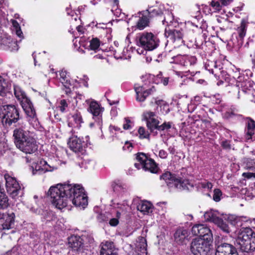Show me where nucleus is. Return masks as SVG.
<instances>
[{
	"label": "nucleus",
	"mask_w": 255,
	"mask_h": 255,
	"mask_svg": "<svg viewBox=\"0 0 255 255\" xmlns=\"http://www.w3.org/2000/svg\"><path fill=\"white\" fill-rule=\"evenodd\" d=\"M13 90L14 95L20 102L23 110L26 111L29 114H31V115L32 114V111L30 109V106L32 105V103L26 96L25 92L19 86L16 85H14Z\"/></svg>",
	"instance_id": "9b49d317"
},
{
	"label": "nucleus",
	"mask_w": 255,
	"mask_h": 255,
	"mask_svg": "<svg viewBox=\"0 0 255 255\" xmlns=\"http://www.w3.org/2000/svg\"><path fill=\"white\" fill-rule=\"evenodd\" d=\"M212 186V184L209 182L202 183V186L204 188L211 189Z\"/></svg>",
	"instance_id": "680f3d73"
},
{
	"label": "nucleus",
	"mask_w": 255,
	"mask_h": 255,
	"mask_svg": "<svg viewBox=\"0 0 255 255\" xmlns=\"http://www.w3.org/2000/svg\"><path fill=\"white\" fill-rule=\"evenodd\" d=\"M0 119L4 126H10L19 119L18 110L14 105H0Z\"/></svg>",
	"instance_id": "0eeeda50"
},
{
	"label": "nucleus",
	"mask_w": 255,
	"mask_h": 255,
	"mask_svg": "<svg viewBox=\"0 0 255 255\" xmlns=\"http://www.w3.org/2000/svg\"><path fill=\"white\" fill-rule=\"evenodd\" d=\"M235 115V114L233 112L228 111L224 114L223 117L225 119H229L233 117Z\"/></svg>",
	"instance_id": "4d7b16f0"
},
{
	"label": "nucleus",
	"mask_w": 255,
	"mask_h": 255,
	"mask_svg": "<svg viewBox=\"0 0 255 255\" xmlns=\"http://www.w3.org/2000/svg\"><path fill=\"white\" fill-rule=\"evenodd\" d=\"M204 217L206 221L213 222L215 224H216L220 219V218L217 216L216 212L213 210L206 212L204 215Z\"/></svg>",
	"instance_id": "473e14b6"
},
{
	"label": "nucleus",
	"mask_w": 255,
	"mask_h": 255,
	"mask_svg": "<svg viewBox=\"0 0 255 255\" xmlns=\"http://www.w3.org/2000/svg\"><path fill=\"white\" fill-rule=\"evenodd\" d=\"M222 195V192L219 189H216L214 191L213 199L216 202H219L220 200V197Z\"/></svg>",
	"instance_id": "09e8293b"
},
{
	"label": "nucleus",
	"mask_w": 255,
	"mask_h": 255,
	"mask_svg": "<svg viewBox=\"0 0 255 255\" xmlns=\"http://www.w3.org/2000/svg\"><path fill=\"white\" fill-rule=\"evenodd\" d=\"M134 126V122L130 120L129 118H125L124 119V123L123 128H131Z\"/></svg>",
	"instance_id": "49530a36"
},
{
	"label": "nucleus",
	"mask_w": 255,
	"mask_h": 255,
	"mask_svg": "<svg viewBox=\"0 0 255 255\" xmlns=\"http://www.w3.org/2000/svg\"><path fill=\"white\" fill-rule=\"evenodd\" d=\"M118 255L117 250L114 248V244L112 242H106L102 243L100 251V255Z\"/></svg>",
	"instance_id": "5701e85b"
},
{
	"label": "nucleus",
	"mask_w": 255,
	"mask_h": 255,
	"mask_svg": "<svg viewBox=\"0 0 255 255\" xmlns=\"http://www.w3.org/2000/svg\"><path fill=\"white\" fill-rule=\"evenodd\" d=\"M170 63L178 64L182 67H188L194 65L196 63V57L189 55H177L172 58Z\"/></svg>",
	"instance_id": "dca6fc26"
},
{
	"label": "nucleus",
	"mask_w": 255,
	"mask_h": 255,
	"mask_svg": "<svg viewBox=\"0 0 255 255\" xmlns=\"http://www.w3.org/2000/svg\"><path fill=\"white\" fill-rule=\"evenodd\" d=\"M242 176L247 179H250L252 177L255 178V173L244 172L243 173Z\"/></svg>",
	"instance_id": "864d4df0"
},
{
	"label": "nucleus",
	"mask_w": 255,
	"mask_h": 255,
	"mask_svg": "<svg viewBox=\"0 0 255 255\" xmlns=\"http://www.w3.org/2000/svg\"><path fill=\"white\" fill-rule=\"evenodd\" d=\"M70 86L71 85H68V86L63 85L64 87L63 89V90L65 91V93L66 94H69L71 93V89L70 88Z\"/></svg>",
	"instance_id": "338daca9"
},
{
	"label": "nucleus",
	"mask_w": 255,
	"mask_h": 255,
	"mask_svg": "<svg viewBox=\"0 0 255 255\" xmlns=\"http://www.w3.org/2000/svg\"><path fill=\"white\" fill-rule=\"evenodd\" d=\"M8 91V86L6 81L0 77V95L3 96Z\"/></svg>",
	"instance_id": "4c0bfd02"
},
{
	"label": "nucleus",
	"mask_w": 255,
	"mask_h": 255,
	"mask_svg": "<svg viewBox=\"0 0 255 255\" xmlns=\"http://www.w3.org/2000/svg\"><path fill=\"white\" fill-rule=\"evenodd\" d=\"M30 109L31 111H32V114L31 115V114L28 113L26 111H25L26 114L29 117V119L28 120L29 124L33 128H39L40 126V123L36 117V113L33 105L30 106Z\"/></svg>",
	"instance_id": "c85d7f7f"
},
{
	"label": "nucleus",
	"mask_w": 255,
	"mask_h": 255,
	"mask_svg": "<svg viewBox=\"0 0 255 255\" xmlns=\"http://www.w3.org/2000/svg\"><path fill=\"white\" fill-rule=\"evenodd\" d=\"M15 215L13 213L10 214L0 213V221L1 223L3 230H8L14 226Z\"/></svg>",
	"instance_id": "aec40b11"
},
{
	"label": "nucleus",
	"mask_w": 255,
	"mask_h": 255,
	"mask_svg": "<svg viewBox=\"0 0 255 255\" xmlns=\"http://www.w3.org/2000/svg\"><path fill=\"white\" fill-rule=\"evenodd\" d=\"M136 160L139 163H135V167L139 169L142 168L145 171H150L151 173H156L158 170L157 164L154 160L148 158L145 154L140 152L136 154Z\"/></svg>",
	"instance_id": "1a4fd4ad"
},
{
	"label": "nucleus",
	"mask_w": 255,
	"mask_h": 255,
	"mask_svg": "<svg viewBox=\"0 0 255 255\" xmlns=\"http://www.w3.org/2000/svg\"><path fill=\"white\" fill-rule=\"evenodd\" d=\"M59 80L63 85H71L69 75H67V72L65 70H61L60 72Z\"/></svg>",
	"instance_id": "e433bc0d"
},
{
	"label": "nucleus",
	"mask_w": 255,
	"mask_h": 255,
	"mask_svg": "<svg viewBox=\"0 0 255 255\" xmlns=\"http://www.w3.org/2000/svg\"><path fill=\"white\" fill-rule=\"evenodd\" d=\"M69 186L67 184L57 185L51 187L48 192L52 203L58 209H62L67 206L68 202V192Z\"/></svg>",
	"instance_id": "7ed1b4c3"
},
{
	"label": "nucleus",
	"mask_w": 255,
	"mask_h": 255,
	"mask_svg": "<svg viewBox=\"0 0 255 255\" xmlns=\"http://www.w3.org/2000/svg\"><path fill=\"white\" fill-rule=\"evenodd\" d=\"M68 246L71 250L79 255H90L85 253L83 239L79 236H71L68 239Z\"/></svg>",
	"instance_id": "f8f14e48"
},
{
	"label": "nucleus",
	"mask_w": 255,
	"mask_h": 255,
	"mask_svg": "<svg viewBox=\"0 0 255 255\" xmlns=\"http://www.w3.org/2000/svg\"><path fill=\"white\" fill-rule=\"evenodd\" d=\"M149 17L147 16L145 12L143 11L142 15L139 17L136 22L137 28L140 30L143 29L145 27L148 26Z\"/></svg>",
	"instance_id": "cd10ccee"
},
{
	"label": "nucleus",
	"mask_w": 255,
	"mask_h": 255,
	"mask_svg": "<svg viewBox=\"0 0 255 255\" xmlns=\"http://www.w3.org/2000/svg\"><path fill=\"white\" fill-rule=\"evenodd\" d=\"M245 132L246 138L247 140L251 139L255 136V128H247Z\"/></svg>",
	"instance_id": "c03bdc74"
},
{
	"label": "nucleus",
	"mask_w": 255,
	"mask_h": 255,
	"mask_svg": "<svg viewBox=\"0 0 255 255\" xmlns=\"http://www.w3.org/2000/svg\"><path fill=\"white\" fill-rule=\"evenodd\" d=\"M191 232L195 236H199L202 239L212 241L213 240L212 234L210 229L204 224L194 225L191 229Z\"/></svg>",
	"instance_id": "4468645a"
},
{
	"label": "nucleus",
	"mask_w": 255,
	"mask_h": 255,
	"mask_svg": "<svg viewBox=\"0 0 255 255\" xmlns=\"http://www.w3.org/2000/svg\"><path fill=\"white\" fill-rule=\"evenodd\" d=\"M11 23L12 24V26H13L14 30L19 29L20 28L19 23L18 22L14 19L11 20Z\"/></svg>",
	"instance_id": "052dcab7"
},
{
	"label": "nucleus",
	"mask_w": 255,
	"mask_h": 255,
	"mask_svg": "<svg viewBox=\"0 0 255 255\" xmlns=\"http://www.w3.org/2000/svg\"><path fill=\"white\" fill-rule=\"evenodd\" d=\"M132 143L127 141L125 142V145L123 146V148L124 150H128L129 151H130V148H132Z\"/></svg>",
	"instance_id": "6e6d98bb"
},
{
	"label": "nucleus",
	"mask_w": 255,
	"mask_h": 255,
	"mask_svg": "<svg viewBox=\"0 0 255 255\" xmlns=\"http://www.w3.org/2000/svg\"><path fill=\"white\" fill-rule=\"evenodd\" d=\"M95 127H100L102 126V121L100 118L98 117L97 120L95 121Z\"/></svg>",
	"instance_id": "0e129e2a"
},
{
	"label": "nucleus",
	"mask_w": 255,
	"mask_h": 255,
	"mask_svg": "<svg viewBox=\"0 0 255 255\" xmlns=\"http://www.w3.org/2000/svg\"><path fill=\"white\" fill-rule=\"evenodd\" d=\"M53 168L48 165L46 161L41 160L39 163L35 166V170H33V174H36L37 173L41 174L47 171H52Z\"/></svg>",
	"instance_id": "393cba45"
},
{
	"label": "nucleus",
	"mask_w": 255,
	"mask_h": 255,
	"mask_svg": "<svg viewBox=\"0 0 255 255\" xmlns=\"http://www.w3.org/2000/svg\"><path fill=\"white\" fill-rule=\"evenodd\" d=\"M0 47L1 49L9 50L11 51L18 49L17 42L13 40L10 36L5 35L0 39Z\"/></svg>",
	"instance_id": "6ab92c4d"
},
{
	"label": "nucleus",
	"mask_w": 255,
	"mask_h": 255,
	"mask_svg": "<svg viewBox=\"0 0 255 255\" xmlns=\"http://www.w3.org/2000/svg\"><path fill=\"white\" fill-rule=\"evenodd\" d=\"M88 110L95 117L99 116L101 113V109L100 106L95 101H93L90 103Z\"/></svg>",
	"instance_id": "72a5a7b5"
},
{
	"label": "nucleus",
	"mask_w": 255,
	"mask_h": 255,
	"mask_svg": "<svg viewBox=\"0 0 255 255\" xmlns=\"http://www.w3.org/2000/svg\"><path fill=\"white\" fill-rule=\"evenodd\" d=\"M119 223L118 218H112L109 221V224L112 226H116Z\"/></svg>",
	"instance_id": "5fc2aeb1"
},
{
	"label": "nucleus",
	"mask_w": 255,
	"mask_h": 255,
	"mask_svg": "<svg viewBox=\"0 0 255 255\" xmlns=\"http://www.w3.org/2000/svg\"><path fill=\"white\" fill-rule=\"evenodd\" d=\"M211 5L217 11H220L222 6V3L220 4L219 0H212L211 2Z\"/></svg>",
	"instance_id": "de8ad7c7"
},
{
	"label": "nucleus",
	"mask_w": 255,
	"mask_h": 255,
	"mask_svg": "<svg viewBox=\"0 0 255 255\" xmlns=\"http://www.w3.org/2000/svg\"><path fill=\"white\" fill-rule=\"evenodd\" d=\"M137 210L143 214H148L152 212V205L147 201L142 202L137 206Z\"/></svg>",
	"instance_id": "7c9ffc66"
},
{
	"label": "nucleus",
	"mask_w": 255,
	"mask_h": 255,
	"mask_svg": "<svg viewBox=\"0 0 255 255\" xmlns=\"http://www.w3.org/2000/svg\"><path fill=\"white\" fill-rule=\"evenodd\" d=\"M68 108V104L65 100H62L60 101L58 108L62 113H64L67 111Z\"/></svg>",
	"instance_id": "37998d69"
},
{
	"label": "nucleus",
	"mask_w": 255,
	"mask_h": 255,
	"mask_svg": "<svg viewBox=\"0 0 255 255\" xmlns=\"http://www.w3.org/2000/svg\"><path fill=\"white\" fill-rule=\"evenodd\" d=\"M69 145L70 148L75 153H81L83 154L85 152V147L80 139L77 136L70 138Z\"/></svg>",
	"instance_id": "412c9836"
},
{
	"label": "nucleus",
	"mask_w": 255,
	"mask_h": 255,
	"mask_svg": "<svg viewBox=\"0 0 255 255\" xmlns=\"http://www.w3.org/2000/svg\"><path fill=\"white\" fill-rule=\"evenodd\" d=\"M222 146L225 149H230L231 148V144L229 143V141L227 140H225L222 141Z\"/></svg>",
	"instance_id": "13d9d810"
},
{
	"label": "nucleus",
	"mask_w": 255,
	"mask_h": 255,
	"mask_svg": "<svg viewBox=\"0 0 255 255\" xmlns=\"http://www.w3.org/2000/svg\"><path fill=\"white\" fill-rule=\"evenodd\" d=\"M205 68L211 73L214 74L215 77H219V74L221 73L220 67H219L216 62L214 61H208L205 64Z\"/></svg>",
	"instance_id": "bb28decb"
},
{
	"label": "nucleus",
	"mask_w": 255,
	"mask_h": 255,
	"mask_svg": "<svg viewBox=\"0 0 255 255\" xmlns=\"http://www.w3.org/2000/svg\"><path fill=\"white\" fill-rule=\"evenodd\" d=\"M112 187L113 191L117 193L124 192L126 188V185L122 183L120 181L113 182L112 184Z\"/></svg>",
	"instance_id": "f704fd0d"
},
{
	"label": "nucleus",
	"mask_w": 255,
	"mask_h": 255,
	"mask_svg": "<svg viewBox=\"0 0 255 255\" xmlns=\"http://www.w3.org/2000/svg\"><path fill=\"white\" fill-rule=\"evenodd\" d=\"M4 178L5 180V187L7 192L12 198H15L21 189L19 183L15 178L11 177L8 174H4Z\"/></svg>",
	"instance_id": "ddd939ff"
},
{
	"label": "nucleus",
	"mask_w": 255,
	"mask_h": 255,
	"mask_svg": "<svg viewBox=\"0 0 255 255\" xmlns=\"http://www.w3.org/2000/svg\"><path fill=\"white\" fill-rule=\"evenodd\" d=\"M159 156L160 158H166L167 156V153L165 150L161 149L159 151Z\"/></svg>",
	"instance_id": "bf43d9fd"
},
{
	"label": "nucleus",
	"mask_w": 255,
	"mask_h": 255,
	"mask_svg": "<svg viewBox=\"0 0 255 255\" xmlns=\"http://www.w3.org/2000/svg\"><path fill=\"white\" fill-rule=\"evenodd\" d=\"M15 33L18 37H19L20 39H22L23 38V33L20 28L15 30Z\"/></svg>",
	"instance_id": "e2e57ef3"
},
{
	"label": "nucleus",
	"mask_w": 255,
	"mask_h": 255,
	"mask_svg": "<svg viewBox=\"0 0 255 255\" xmlns=\"http://www.w3.org/2000/svg\"><path fill=\"white\" fill-rule=\"evenodd\" d=\"M166 13L167 14V16L162 20L163 24H164L165 22L168 23L173 20V16L172 13L169 11H166Z\"/></svg>",
	"instance_id": "3c124183"
},
{
	"label": "nucleus",
	"mask_w": 255,
	"mask_h": 255,
	"mask_svg": "<svg viewBox=\"0 0 255 255\" xmlns=\"http://www.w3.org/2000/svg\"><path fill=\"white\" fill-rule=\"evenodd\" d=\"M100 41L97 38H94L90 41V48L91 50L96 51L99 48Z\"/></svg>",
	"instance_id": "a19ab883"
},
{
	"label": "nucleus",
	"mask_w": 255,
	"mask_h": 255,
	"mask_svg": "<svg viewBox=\"0 0 255 255\" xmlns=\"http://www.w3.org/2000/svg\"><path fill=\"white\" fill-rule=\"evenodd\" d=\"M16 146L26 153H32L37 149L35 139L30 135L28 131L23 128H16L13 132Z\"/></svg>",
	"instance_id": "f257e3e1"
},
{
	"label": "nucleus",
	"mask_w": 255,
	"mask_h": 255,
	"mask_svg": "<svg viewBox=\"0 0 255 255\" xmlns=\"http://www.w3.org/2000/svg\"><path fill=\"white\" fill-rule=\"evenodd\" d=\"M183 128L189 127L190 128H207L211 125L210 122L208 120H202L200 119H194L192 117H189L186 120L182 123Z\"/></svg>",
	"instance_id": "f3484780"
},
{
	"label": "nucleus",
	"mask_w": 255,
	"mask_h": 255,
	"mask_svg": "<svg viewBox=\"0 0 255 255\" xmlns=\"http://www.w3.org/2000/svg\"><path fill=\"white\" fill-rule=\"evenodd\" d=\"M212 241L201 238H195L190 244L189 255H207Z\"/></svg>",
	"instance_id": "6e6552de"
},
{
	"label": "nucleus",
	"mask_w": 255,
	"mask_h": 255,
	"mask_svg": "<svg viewBox=\"0 0 255 255\" xmlns=\"http://www.w3.org/2000/svg\"><path fill=\"white\" fill-rule=\"evenodd\" d=\"M176 178L177 174H172L170 172H166L160 177V179L165 180L167 184L171 183V182L174 183Z\"/></svg>",
	"instance_id": "c9c22d12"
},
{
	"label": "nucleus",
	"mask_w": 255,
	"mask_h": 255,
	"mask_svg": "<svg viewBox=\"0 0 255 255\" xmlns=\"http://www.w3.org/2000/svg\"><path fill=\"white\" fill-rule=\"evenodd\" d=\"M215 255H239L237 249L233 245L224 243L216 248Z\"/></svg>",
	"instance_id": "a211bd4d"
},
{
	"label": "nucleus",
	"mask_w": 255,
	"mask_h": 255,
	"mask_svg": "<svg viewBox=\"0 0 255 255\" xmlns=\"http://www.w3.org/2000/svg\"><path fill=\"white\" fill-rule=\"evenodd\" d=\"M136 250L142 254H147V243L146 239L142 237H140L138 238V241L136 245Z\"/></svg>",
	"instance_id": "2f4dec72"
},
{
	"label": "nucleus",
	"mask_w": 255,
	"mask_h": 255,
	"mask_svg": "<svg viewBox=\"0 0 255 255\" xmlns=\"http://www.w3.org/2000/svg\"><path fill=\"white\" fill-rule=\"evenodd\" d=\"M163 5H160L159 7H155L154 8H152V7H149L148 9H147L146 11H144V12H145L146 14H147L148 16L150 18L156 16L161 15L163 13Z\"/></svg>",
	"instance_id": "c756f323"
},
{
	"label": "nucleus",
	"mask_w": 255,
	"mask_h": 255,
	"mask_svg": "<svg viewBox=\"0 0 255 255\" xmlns=\"http://www.w3.org/2000/svg\"><path fill=\"white\" fill-rule=\"evenodd\" d=\"M152 131V128H138L139 137L140 138H148Z\"/></svg>",
	"instance_id": "58836bf2"
},
{
	"label": "nucleus",
	"mask_w": 255,
	"mask_h": 255,
	"mask_svg": "<svg viewBox=\"0 0 255 255\" xmlns=\"http://www.w3.org/2000/svg\"><path fill=\"white\" fill-rule=\"evenodd\" d=\"M69 186L67 191L69 201H72L76 206H82L83 208L88 204L87 196L85 194L84 189L79 185L67 184Z\"/></svg>",
	"instance_id": "423d86ee"
},
{
	"label": "nucleus",
	"mask_w": 255,
	"mask_h": 255,
	"mask_svg": "<svg viewBox=\"0 0 255 255\" xmlns=\"http://www.w3.org/2000/svg\"><path fill=\"white\" fill-rule=\"evenodd\" d=\"M252 68L255 69V52L254 53L252 58Z\"/></svg>",
	"instance_id": "774afa93"
},
{
	"label": "nucleus",
	"mask_w": 255,
	"mask_h": 255,
	"mask_svg": "<svg viewBox=\"0 0 255 255\" xmlns=\"http://www.w3.org/2000/svg\"><path fill=\"white\" fill-rule=\"evenodd\" d=\"M73 118L75 123L77 124V125H76L77 127H80L83 126V125L82 124L84 123V122L83 121L82 116L80 114H79V113L75 114L73 116Z\"/></svg>",
	"instance_id": "79ce46f5"
},
{
	"label": "nucleus",
	"mask_w": 255,
	"mask_h": 255,
	"mask_svg": "<svg viewBox=\"0 0 255 255\" xmlns=\"http://www.w3.org/2000/svg\"><path fill=\"white\" fill-rule=\"evenodd\" d=\"M189 236L188 231L183 228L177 229L174 235L175 241L179 245H183Z\"/></svg>",
	"instance_id": "b1692460"
},
{
	"label": "nucleus",
	"mask_w": 255,
	"mask_h": 255,
	"mask_svg": "<svg viewBox=\"0 0 255 255\" xmlns=\"http://www.w3.org/2000/svg\"><path fill=\"white\" fill-rule=\"evenodd\" d=\"M237 243L242 253L250 255L255 250V232L250 228H242L237 239Z\"/></svg>",
	"instance_id": "f03ea898"
},
{
	"label": "nucleus",
	"mask_w": 255,
	"mask_h": 255,
	"mask_svg": "<svg viewBox=\"0 0 255 255\" xmlns=\"http://www.w3.org/2000/svg\"><path fill=\"white\" fill-rule=\"evenodd\" d=\"M247 27V23L245 20L243 19L241 21V25L237 28V32L239 38L238 44L239 46H241L243 43V39L246 34Z\"/></svg>",
	"instance_id": "a878e982"
},
{
	"label": "nucleus",
	"mask_w": 255,
	"mask_h": 255,
	"mask_svg": "<svg viewBox=\"0 0 255 255\" xmlns=\"http://www.w3.org/2000/svg\"><path fill=\"white\" fill-rule=\"evenodd\" d=\"M142 85L136 84L134 85V89L136 93V100L138 102H143L150 95L153 94L156 91L154 86L151 85V83L155 82L154 79L155 78L154 75H145Z\"/></svg>",
	"instance_id": "39448f33"
},
{
	"label": "nucleus",
	"mask_w": 255,
	"mask_h": 255,
	"mask_svg": "<svg viewBox=\"0 0 255 255\" xmlns=\"http://www.w3.org/2000/svg\"><path fill=\"white\" fill-rule=\"evenodd\" d=\"M245 123L247 128H255V122L250 118H247L245 119Z\"/></svg>",
	"instance_id": "603ef678"
},
{
	"label": "nucleus",
	"mask_w": 255,
	"mask_h": 255,
	"mask_svg": "<svg viewBox=\"0 0 255 255\" xmlns=\"http://www.w3.org/2000/svg\"><path fill=\"white\" fill-rule=\"evenodd\" d=\"M245 162L247 163V169L251 170L252 171L255 170V168L254 165L255 164V162L254 160L251 158H246L245 160Z\"/></svg>",
	"instance_id": "a18cd8bd"
},
{
	"label": "nucleus",
	"mask_w": 255,
	"mask_h": 255,
	"mask_svg": "<svg viewBox=\"0 0 255 255\" xmlns=\"http://www.w3.org/2000/svg\"><path fill=\"white\" fill-rule=\"evenodd\" d=\"M222 5L223 6H227L230 4L233 0H220Z\"/></svg>",
	"instance_id": "69168bd1"
},
{
	"label": "nucleus",
	"mask_w": 255,
	"mask_h": 255,
	"mask_svg": "<svg viewBox=\"0 0 255 255\" xmlns=\"http://www.w3.org/2000/svg\"><path fill=\"white\" fill-rule=\"evenodd\" d=\"M46 53L45 51H43L42 53H39L38 54V55L36 56L35 54V52L33 53L32 54V56H33V59H34V65L35 66H36L37 65V63L38 62L37 60V59H38L39 61H42V56L45 54Z\"/></svg>",
	"instance_id": "8fccbe9b"
},
{
	"label": "nucleus",
	"mask_w": 255,
	"mask_h": 255,
	"mask_svg": "<svg viewBox=\"0 0 255 255\" xmlns=\"http://www.w3.org/2000/svg\"><path fill=\"white\" fill-rule=\"evenodd\" d=\"M142 119L146 123L147 128H171L174 126L172 122H165L159 126L160 121L154 112L146 111L142 115Z\"/></svg>",
	"instance_id": "9d476101"
},
{
	"label": "nucleus",
	"mask_w": 255,
	"mask_h": 255,
	"mask_svg": "<svg viewBox=\"0 0 255 255\" xmlns=\"http://www.w3.org/2000/svg\"><path fill=\"white\" fill-rule=\"evenodd\" d=\"M175 187L180 190H189L190 188L193 187L188 180L183 179L178 173H177V178L174 183Z\"/></svg>",
	"instance_id": "4be33fe9"
},
{
	"label": "nucleus",
	"mask_w": 255,
	"mask_h": 255,
	"mask_svg": "<svg viewBox=\"0 0 255 255\" xmlns=\"http://www.w3.org/2000/svg\"><path fill=\"white\" fill-rule=\"evenodd\" d=\"M218 227L225 233H229L231 232V230L228 225L224 221L220 218L219 221L216 223Z\"/></svg>",
	"instance_id": "ea45409f"
},
{
	"label": "nucleus",
	"mask_w": 255,
	"mask_h": 255,
	"mask_svg": "<svg viewBox=\"0 0 255 255\" xmlns=\"http://www.w3.org/2000/svg\"><path fill=\"white\" fill-rule=\"evenodd\" d=\"M165 34L169 40L175 43V46H179L184 43L183 30L181 29L166 30Z\"/></svg>",
	"instance_id": "2eb2a0df"
},
{
	"label": "nucleus",
	"mask_w": 255,
	"mask_h": 255,
	"mask_svg": "<svg viewBox=\"0 0 255 255\" xmlns=\"http://www.w3.org/2000/svg\"><path fill=\"white\" fill-rule=\"evenodd\" d=\"M136 44L140 47L137 49V52L144 55L147 51L156 49L159 46V40L151 32H143L137 37Z\"/></svg>",
	"instance_id": "20e7f679"
}]
</instances>
